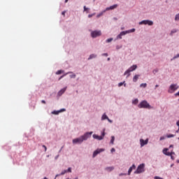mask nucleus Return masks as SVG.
<instances>
[{"instance_id": "23", "label": "nucleus", "mask_w": 179, "mask_h": 179, "mask_svg": "<svg viewBox=\"0 0 179 179\" xmlns=\"http://www.w3.org/2000/svg\"><path fill=\"white\" fill-rule=\"evenodd\" d=\"M102 120H108V116L107 115L103 114L101 117Z\"/></svg>"}, {"instance_id": "38", "label": "nucleus", "mask_w": 179, "mask_h": 179, "mask_svg": "<svg viewBox=\"0 0 179 179\" xmlns=\"http://www.w3.org/2000/svg\"><path fill=\"white\" fill-rule=\"evenodd\" d=\"M66 110L65 109V108H62V109H61L60 110H59V111H60V113H64V111H66Z\"/></svg>"}, {"instance_id": "53", "label": "nucleus", "mask_w": 179, "mask_h": 179, "mask_svg": "<svg viewBox=\"0 0 179 179\" xmlns=\"http://www.w3.org/2000/svg\"><path fill=\"white\" fill-rule=\"evenodd\" d=\"M170 148H173V145H171L169 146V149H170Z\"/></svg>"}, {"instance_id": "8", "label": "nucleus", "mask_w": 179, "mask_h": 179, "mask_svg": "<svg viewBox=\"0 0 179 179\" xmlns=\"http://www.w3.org/2000/svg\"><path fill=\"white\" fill-rule=\"evenodd\" d=\"M168 151H169V148H164L163 150L164 155H166V156H173V155H176V152L173 151H171V152Z\"/></svg>"}, {"instance_id": "33", "label": "nucleus", "mask_w": 179, "mask_h": 179, "mask_svg": "<svg viewBox=\"0 0 179 179\" xmlns=\"http://www.w3.org/2000/svg\"><path fill=\"white\" fill-rule=\"evenodd\" d=\"M66 171L67 173H72V169L69 167Z\"/></svg>"}, {"instance_id": "3", "label": "nucleus", "mask_w": 179, "mask_h": 179, "mask_svg": "<svg viewBox=\"0 0 179 179\" xmlns=\"http://www.w3.org/2000/svg\"><path fill=\"white\" fill-rule=\"evenodd\" d=\"M141 173H145V164H140L136 171L134 172V174H141Z\"/></svg>"}, {"instance_id": "17", "label": "nucleus", "mask_w": 179, "mask_h": 179, "mask_svg": "<svg viewBox=\"0 0 179 179\" xmlns=\"http://www.w3.org/2000/svg\"><path fill=\"white\" fill-rule=\"evenodd\" d=\"M106 10H103V11H102L101 13H100L99 14H98V15H96V17H100V16H103V13H106Z\"/></svg>"}, {"instance_id": "54", "label": "nucleus", "mask_w": 179, "mask_h": 179, "mask_svg": "<svg viewBox=\"0 0 179 179\" xmlns=\"http://www.w3.org/2000/svg\"><path fill=\"white\" fill-rule=\"evenodd\" d=\"M179 132V127H178V129L176 131V133L178 134Z\"/></svg>"}, {"instance_id": "36", "label": "nucleus", "mask_w": 179, "mask_h": 179, "mask_svg": "<svg viewBox=\"0 0 179 179\" xmlns=\"http://www.w3.org/2000/svg\"><path fill=\"white\" fill-rule=\"evenodd\" d=\"M167 138H174V135L173 134H169L167 136Z\"/></svg>"}, {"instance_id": "6", "label": "nucleus", "mask_w": 179, "mask_h": 179, "mask_svg": "<svg viewBox=\"0 0 179 179\" xmlns=\"http://www.w3.org/2000/svg\"><path fill=\"white\" fill-rule=\"evenodd\" d=\"M177 89H178V86H177V85H171V86L169 87V93H174V92H176Z\"/></svg>"}, {"instance_id": "21", "label": "nucleus", "mask_w": 179, "mask_h": 179, "mask_svg": "<svg viewBox=\"0 0 179 179\" xmlns=\"http://www.w3.org/2000/svg\"><path fill=\"white\" fill-rule=\"evenodd\" d=\"M60 111L59 110H54L52 112V114H54L55 115H58L59 114Z\"/></svg>"}, {"instance_id": "26", "label": "nucleus", "mask_w": 179, "mask_h": 179, "mask_svg": "<svg viewBox=\"0 0 179 179\" xmlns=\"http://www.w3.org/2000/svg\"><path fill=\"white\" fill-rule=\"evenodd\" d=\"M138 99H134V100L132 101L133 104H138Z\"/></svg>"}, {"instance_id": "48", "label": "nucleus", "mask_w": 179, "mask_h": 179, "mask_svg": "<svg viewBox=\"0 0 179 179\" xmlns=\"http://www.w3.org/2000/svg\"><path fill=\"white\" fill-rule=\"evenodd\" d=\"M171 159L172 160H174V157H173V155H171Z\"/></svg>"}, {"instance_id": "51", "label": "nucleus", "mask_w": 179, "mask_h": 179, "mask_svg": "<svg viewBox=\"0 0 179 179\" xmlns=\"http://www.w3.org/2000/svg\"><path fill=\"white\" fill-rule=\"evenodd\" d=\"M108 120V121H109V122H113V121H111L110 119H107Z\"/></svg>"}, {"instance_id": "32", "label": "nucleus", "mask_w": 179, "mask_h": 179, "mask_svg": "<svg viewBox=\"0 0 179 179\" xmlns=\"http://www.w3.org/2000/svg\"><path fill=\"white\" fill-rule=\"evenodd\" d=\"M124 83H125V81H124L123 83H120L118 84V87H121V86H122V85H124Z\"/></svg>"}, {"instance_id": "15", "label": "nucleus", "mask_w": 179, "mask_h": 179, "mask_svg": "<svg viewBox=\"0 0 179 179\" xmlns=\"http://www.w3.org/2000/svg\"><path fill=\"white\" fill-rule=\"evenodd\" d=\"M139 75H135L134 77L133 78V82H138V79H139Z\"/></svg>"}, {"instance_id": "20", "label": "nucleus", "mask_w": 179, "mask_h": 179, "mask_svg": "<svg viewBox=\"0 0 179 179\" xmlns=\"http://www.w3.org/2000/svg\"><path fill=\"white\" fill-rule=\"evenodd\" d=\"M69 73H72V72L69 71L68 73H66L64 75L62 76L59 78V80L60 79H62V78H64V76H66V75H69Z\"/></svg>"}, {"instance_id": "28", "label": "nucleus", "mask_w": 179, "mask_h": 179, "mask_svg": "<svg viewBox=\"0 0 179 179\" xmlns=\"http://www.w3.org/2000/svg\"><path fill=\"white\" fill-rule=\"evenodd\" d=\"M87 10H90V8H88L86 7V6H84V12H87Z\"/></svg>"}, {"instance_id": "29", "label": "nucleus", "mask_w": 179, "mask_h": 179, "mask_svg": "<svg viewBox=\"0 0 179 179\" xmlns=\"http://www.w3.org/2000/svg\"><path fill=\"white\" fill-rule=\"evenodd\" d=\"M66 173H68L66 170H64L61 173L60 176H64V174H66Z\"/></svg>"}, {"instance_id": "39", "label": "nucleus", "mask_w": 179, "mask_h": 179, "mask_svg": "<svg viewBox=\"0 0 179 179\" xmlns=\"http://www.w3.org/2000/svg\"><path fill=\"white\" fill-rule=\"evenodd\" d=\"M102 136L103 137V139L104 138V136H106V133L103 131V133H102V136Z\"/></svg>"}, {"instance_id": "30", "label": "nucleus", "mask_w": 179, "mask_h": 179, "mask_svg": "<svg viewBox=\"0 0 179 179\" xmlns=\"http://www.w3.org/2000/svg\"><path fill=\"white\" fill-rule=\"evenodd\" d=\"M112 41H113V38H108L106 40V43H111Z\"/></svg>"}, {"instance_id": "57", "label": "nucleus", "mask_w": 179, "mask_h": 179, "mask_svg": "<svg viewBox=\"0 0 179 179\" xmlns=\"http://www.w3.org/2000/svg\"><path fill=\"white\" fill-rule=\"evenodd\" d=\"M173 166H174V164H171V167H173Z\"/></svg>"}, {"instance_id": "42", "label": "nucleus", "mask_w": 179, "mask_h": 179, "mask_svg": "<svg viewBox=\"0 0 179 179\" xmlns=\"http://www.w3.org/2000/svg\"><path fill=\"white\" fill-rule=\"evenodd\" d=\"M131 167H132V170L135 169L136 166H135V164H133Z\"/></svg>"}, {"instance_id": "55", "label": "nucleus", "mask_w": 179, "mask_h": 179, "mask_svg": "<svg viewBox=\"0 0 179 179\" xmlns=\"http://www.w3.org/2000/svg\"><path fill=\"white\" fill-rule=\"evenodd\" d=\"M113 19H114V20H117V18H115V17H114Z\"/></svg>"}, {"instance_id": "19", "label": "nucleus", "mask_w": 179, "mask_h": 179, "mask_svg": "<svg viewBox=\"0 0 179 179\" xmlns=\"http://www.w3.org/2000/svg\"><path fill=\"white\" fill-rule=\"evenodd\" d=\"M114 141H115V137L114 136H111L110 143L114 145Z\"/></svg>"}, {"instance_id": "44", "label": "nucleus", "mask_w": 179, "mask_h": 179, "mask_svg": "<svg viewBox=\"0 0 179 179\" xmlns=\"http://www.w3.org/2000/svg\"><path fill=\"white\" fill-rule=\"evenodd\" d=\"M159 140H160V141H163V140H164V136H162V137H160Z\"/></svg>"}, {"instance_id": "14", "label": "nucleus", "mask_w": 179, "mask_h": 179, "mask_svg": "<svg viewBox=\"0 0 179 179\" xmlns=\"http://www.w3.org/2000/svg\"><path fill=\"white\" fill-rule=\"evenodd\" d=\"M93 138L94 139H97L98 141H102L103 139V136L96 134H93Z\"/></svg>"}, {"instance_id": "56", "label": "nucleus", "mask_w": 179, "mask_h": 179, "mask_svg": "<svg viewBox=\"0 0 179 179\" xmlns=\"http://www.w3.org/2000/svg\"><path fill=\"white\" fill-rule=\"evenodd\" d=\"M69 0H65V3H66V2H68Z\"/></svg>"}, {"instance_id": "59", "label": "nucleus", "mask_w": 179, "mask_h": 179, "mask_svg": "<svg viewBox=\"0 0 179 179\" xmlns=\"http://www.w3.org/2000/svg\"><path fill=\"white\" fill-rule=\"evenodd\" d=\"M177 162H178V163H179V160H178Z\"/></svg>"}, {"instance_id": "2", "label": "nucleus", "mask_w": 179, "mask_h": 179, "mask_svg": "<svg viewBox=\"0 0 179 179\" xmlns=\"http://www.w3.org/2000/svg\"><path fill=\"white\" fill-rule=\"evenodd\" d=\"M138 108H148L149 110H150V108H152V106H150V105L149 104V103H148L147 101H141L138 104Z\"/></svg>"}, {"instance_id": "10", "label": "nucleus", "mask_w": 179, "mask_h": 179, "mask_svg": "<svg viewBox=\"0 0 179 179\" xmlns=\"http://www.w3.org/2000/svg\"><path fill=\"white\" fill-rule=\"evenodd\" d=\"M101 152H104V149H97V150H96L93 153V157H96V156L98 155L99 153H101Z\"/></svg>"}, {"instance_id": "13", "label": "nucleus", "mask_w": 179, "mask_h": 179, "mask_svg": "<svg viewBox=\"0 0 179 179\" xmlns=\"http://www.w3.org/2000/svg\"><path fill=\"white\" fill-rule=\"evenodd\" d=\"M118 7L117 4H114L113 6H111L110 7H108L106 8V10H113V9H116V8Z\"/></svg>"}, {"instance_id": "27", "label": "nucleus", "mask_w": 179, "mask_h": 179, "mask_svg": "<svg viewBox=\"0 0 179 179\" xmlns=\"http://www.w3.org/2000/svg\"><path fill=\"white\" fill-rule=\"evenodd\" d=\"M131 173H132V167H130L129 171H128V175L130 176Z\"/></svg>"}, {"instance_id": "58", "label": "nucleus", "mask_w": 179, "mask_h": 179, "mask_svg": "<svg viewBox=\"0 0 179 179\" xmlns=\"http://www.w3.org/2000/svg\"><path fill=\"white\" fill-rule=\"evenodd\" d=\"M108 61H110V57L108 58Z\"/></svg>"}, {"instance_id": "50", "label": "nucleus", "mask_w": 179, "mask_h": 179, "mask_svg": "<svg viewBox=\"0 0 179 179\" xmlns=\"http://www.w3.org/2000/svg\"><path fill=\"white\" fill-rule=\"evenodd\" d=\"M175 96H179V92L175 94Z\"/></svg>"}, {"instance_id": "45", "label": "nucleus", "mask_w": 179, "mask_h": 179, "mask_svg": "<svg viewBox=\"0 0 179 179\" xmlns=\"http://www.w3.org/2000/svg\"><path fill=\"white\" fill-rule=\"evenodd\" d=\"M157 72H159L158 70H154V71H153V73H157Z\"/></svg>"}, {"instance_id": "7", "label": "nucleus", "mask_w": 179, "mask_h": 179, "mask_svg": "<svg viewBox=\"0 0 179 179\" xmlns=\"http://www.w3.org/2000/svg\"><path fill=\"white\" fill-rule=\"evenodd\" d=\"M139 24H148V26H153V21L145 20L140 22Z\"/></svg>"}, {"instance_id": "24", "label": "nucleus", "mask_w": 179, "mask_h": 179, "mask_svg": "<svg viewBox=\"0 0 179 179\" xmlns=\"http://www.w3.org/2000/svg\"><path fill=\"white\" fill-rule=\"evenodd\" d=\"M148 86V84L146 83H142L140 85V87H146Z\"/></svg>"}, {"instance_id": "18", "label": "nucleus", "mask_w": 179, "mask_h": 179, "mask_svg": "<svg viewBox=\"0 0 179 179\" xmlns=\"http://www.w3.org/2000/svg\"><path fill=\"white\" fill-rule=\"evenodd\" d=\"M96 57H97V55H96L94 54L90 55L88 59H93V58H96Z\"/></svg>"}, {"instance_id": "41", "label": "nucleus", "mask_w": 179, "mask_h": 179, "mask_svg": "<svg viewBox=\"0 0 179 179\" xmlns=\"http://www.w3.org/2000/svg\"><path fill=\"white\" fill-rule=\"evenodd\" d=\"M102 55L104 57H108V54H107V53H103V54H102Z\"/></svg>"}, {"instance_id": "11", "label": "nucleus", "mask_w": 179, "mask_h": 179, "mask_svg": "<svg viewBox=\"0 0 179 179\" xmlns=\"http://www.w3.org/2000/svg\"><path fill=\"white\" fill-rule=\"evenodd\" d=\"M128 33H129V31H123L117 36V38L121 39L122 38V36H125V34H128Z\"/></svg>"}, {"instance_id": "31", "label": "nucleus", "mask_w": 179, "mask_h": 179, "mask_svg": "<svg viewBox=\"0 0 179 179\" xmlns=\"http://www.w3.org/2000/svg\"><path fill=\"white\" fill-rule=\"evenodd\" d=\"M126 31H129V33H134L135 31V29H131Z\"/></svg>"}, {"instance_id": "52", "label": "nucleus", "mask_w": 179, "mask_h": 179, "mask_svg": "<svg viewBox=\"0 0 179 179\" xmlns=\"http://www.w3.org/2000/svg\"><path fill=\"white\" fill-rule=\"evenodd\" d=\"M124 87H127V84H125V83H124Z\"/></svg>"}, {"instance_id": "46", "label": "nucleus", "mask_w": 179, "mask_h": 179, "mask_svg": "<svg viewBox=\"0 0 179 179\" xmlns=\"http://www.w3.org/2000/svg\"><path fill=\"white\" fill-rule=\"evenodd\" d=\"M65 13H66V12H65V11H63V12L62 13V15H63V16H65Z\"/></svg>"}, {"instance_id": "12", "label": "nucleus", "mask_w": 179, "mask_h": 179, "mask_svg": "<svg viewBox=\"0 0 179 179\" xmlns=\"http://www.w3.org/2000/svg\"><path fill=\"white\" fill-rule=\"evenodd\" d=\"M65 92H66V87L59 91L57 93V96L60 97V96L63 95L65 93Z\"/></svg>"}, {"instance_id": "43", "label": "nucleus", "mask_w": 179, "mask_h": 179, "mask_svg": "<svg viewBox=\"0 0 179 179\" xmlns=\"http://www.w3.org/2000/svg\"><path fill=\"white\" fill-rule=\"evenodd\" d=\"M110 152L113 153V152H115V148H112L111 150H110Z\"/></svg>"}, {"instance_id": "47", "label": "nucleus", "mask_w": 179, "mask_h": 179, "mask_svg": "<svg viewBox=\"0 0 179 179\" xmlns=\"http://www.w3.org/2000/svg\"><path fill=\"white\" fill-rule=\"evenodd\" d=\"M41 103H43V104H45V100H42Z\"/></svg>"}, {"instance_id": "5", "label": "nucleus", "mask_w": 179, "mask_h": 179, "mask_svg": "<svg viewBox=\"0 0 179 179\" xmlns=\"http://www.w3.org/2000/svg\"><path fill=\"white\" fill-rule=\"evenodd\" d=\"M101 36V31H93L91 32V37L92 38H96V37H99Z\"/></svg>"}, {"instance_id": "37", "label": "nucleus", "mask_w": 179, "mask_h": 179, "mask_svg": "<svg viewBox=\"0 0 179 179\" xmlns=\"http://www.w3.org/2000/svg\"><path fill=\"white\" fill-rule=\"evenodd\" d=\"M94 15H96V13L90 14V15H88V17H92L94 16Z\"/></svg>"}, {"instance_id": "49", "label": "nucleus", "mask_w": 179, "mask_h": 179, "mask_svg": "<svg viewBox=\"0 0 179 179\" xmlns=\"http://www.w3.org/2000/svg\"><path fill=\"white\" fill-rule=\"evenodd\" d=\"M157 87H159V85H155V90H156V88H157Z\"/></svg>"}, {"instance_id": "1", "label": "nucleus", "mask_w": 179, "mask_h": 179, "mask_svg": "<svg viewBox=\"0 0 179 179\" xmlns=\"http://www.w3.org/2000/svg\"><path fill=\"white\" fill-rule=\"evenodd\" d=\"M93 134V131L86 132L84 135L80 136L79 138L73 139V143L76 145V143H83V141H87L90 136Z\"/></svg>"}, {"instance_id": "25", "label": "nucleus", "mask_w": 179, "mask_h": 179, "mask_svg": "<svg viewBox=\"0 0 179 179\" xmlns=\"http://www.w3.org/2000/svg\"><path fill=\"white\" fill-rule=\"evenodd\" d=\"M174 33H177V29H173V30L171 31V35L173 36V34H174Z\"/></svg>"}, {"instance_id": "9", "label": "nucleus", "mask_w": 179, "mask_h": 179, "mask_svg": "<svg viewBox=\"0 0 179 179\" xmlns=\"http://www.w3.org/2000/svg\"><path fill=\"white\" fill-rule=\"evenodd\" d=\"M148 142H149V139L148 138H147L146 140H143L142 138L140 139V143H141V148L145 146V145H148Z\"/></svg>"}, {"instance_id": "40", "label": "nucleus", "mask_w": 179, "mask_h": 179, "mask_svg": "<svg viewBox=\"0 0 179 179\" xmlns=\"http://www.w3.org/2000/svg\"><path fill=\"white\" fill-rule=\"evenodd\" d=\"M42 146L45 149V152H47V147L45 145H43Z\"/></svg>"}, {"instance_id": "16", "label": "nucleus", "mask_w": 179, "mask_h": 179, "mask_svg": "<svg viewBox=\"0 0 179 179\" xmlns=\"http://www.w3.org/2000/svg\"><path fill=\"white\" fill-rule=\"evenodd\" d=\"M105 170H106V171H113V170H114V168L113 166H109V167H106Z\"/></svg>"}, {"instance_id": "34", "label": "nucleus", "mask_w": 179, "mask_h": 179, "mask_svg": "<svg viewBox=\"0 0 179 179\" xmlns=\"http://www.w3.org/2000/svg\"><path fill=\"white\" fill-rule=\"evenodd\" d=\"M175 20H179V14L176 15Z\"/></svg>"}, {"instance_id": "22", "label": "nucleus", "mask_w": 179, "mask_h": 179, "mask_svg": "<svg viewBox=\"0 0 179 179\" xmlns=\"http://www.w3.org/2000/svg\"><path fill=\"white\" fill-rule=\"evenodd\" d=\"M64 70H59L56 72V75H61V73H64Z\"/></svg>"}, {"instance_id": "35", "label": "nucleus", "mask_w": 179, "mask_h": 179, "mask_svg": "<svg viewBox=\"0 0 179 179\" xmlns=\"http://www.w3.org/2000/svg\"><path fill=\"white\" fill-rule=\"evenodd\" d=\"M70 78H76V74H72V75L70 76Z\"/></svg>"}, {"instance_id": "60", "label": "nucleus", "mask_w": 179, "mask_h": 179, "mask_svg": "<svg viewBox=\"0 0 179 179\" xmlns=\"http://www.w3.org/2000/svg\"><path fill=\"white\" fill-rule=\"evenodd\" d=\"M178 141H179V138H178Z\"/></svg>"}, {"instance_id": "4", "label": "nucleus", "mask_w": 179, "mask_h": 179, "mask_svg": "<svg viewBox=\"0 0 179 179\" xmlns=\"http://www.w3.org/2000/svg\"><path fill=\"white\" fill-rule=\"evenodd\" d=\"M136 68H138V66H136V65H133V66H131V67H129V69H128V70H127L125 72H124V75L125 76V75H127V78H128V76H129V75H131V73H129L130 72H133V71H135L136 69Z\"/></svg>"}, {"instance_id": "61", "label": "nucleus", "mask_w": 179, "mask_h": 179, "mask_svg": "<svg viewBox=\"0 0 179 179\" xmlns=\"http://www.w3.org/2000/svg\"><path fill=\"white\" fill-rule=\"evenodd\" d=\"M178 179H179V178H178Z\"/></svg>"}]
</instances>
